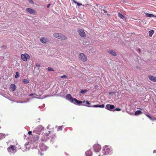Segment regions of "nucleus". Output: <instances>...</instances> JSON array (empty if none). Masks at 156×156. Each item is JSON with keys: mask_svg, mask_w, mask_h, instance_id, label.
I'll use <instances>...</instances> for the list:
<instances>
[{"mask_svg": "<svg viewBox=\"0 0 156 156\" xmlns=\"http://www.w3.org/2000/svg\"><path fill=\"white\" fill-rule=\"evenodd\" d=\"M67 76H66V75H63V76H60V77L61 78H67Z\"/></svg>", "mask_w": 156, "mask_h": 156, "instance_id": "obj_37", "label": "nucleus"}, {"mask_svg": "<svg viewBox=\"0 0 156 156\" xmlns=\"http://www.w3.org/2000/svg\"><path fill=\"white\" fill-rule=\"evenodd\" d=\"M45 137H46V136H45V137H44V135H43V136H42V139H44V138H45Z\"/></svg>", "mask_w": 156, "mask_h": 156, "instance_id": "obj_43", "label": "nucleus"}, {"mask_svg": "<svg viewBox=\"0 0 156 156\" xmlns=\"http://www.w3.org/2000/svg\"><path fill=\"white\" fill-rule=\"evenodd\" d=\"M48 71H53L54 70L53 68H52L51 67H48Z\"/></svg>", "mask_w": 156, "mask_h": 156, "instance_id": "obj_33", "label": "nucleus"}, {"mask_svg": "<svg viewBox=\"0 0 156 156\" xmlns=\"http://www.w3.org/2000/svg\"><path fill=\"white\" fill-rule=\"evenodd\" d=\"M87 90H82L80 91V93L82 94H84L85 93H86L87 91Z\"/></svg>", "mask_w": 156, "mask_h": 156, "instance_id": "obj_29", "label": "nucleus"}, {"mask_svg": "<svg viewBox=\"0 0 156 156\" xmlns=\"http://www.w3.org/2000/svg\"><path fill=\"white\" fill-rule=\"evenodd\" d=\"M12 91H14L16 89V85L14 84H11L9 87Z\"/></svg>", "mask_w": 156, "mask_h": 156, "instance_id": "obj_17", "label": "nucleus"}, {"mask_svg": "<svg viewBox=\"0 0 156 156\" xmlns=\"http://www.w3.org/2000/svg\"><path fill=\"white\" fill-rule=\"evenodd\" d=\"M138 50L139 52H141V51L140 50V48L138 49Z\"/></svg>", "mask_w": 156, "mask_h": 156, "instance_id": "obj_44", "label": "nucleus"}, {"mask_svg": "<svg viewBox=\"0 0 156 156\" xmlns=\"http://www.w3.org/2000/svg\"><path fill=\"white\" fill-rule=\"evenodd\" d=\"M154 33V31L153 30H151L149 31V35L150 37L152 36L153 34Z\"/></svg>", "mask_w": 156, "mask_h": 156, "instance_id": "obj_26", "label": "nucleus"}, {"mask_svg": "<svg viewBox=\"0 0 156 156\" xmlns=\"http://www.w3.org/2000/svg\"><path fill=\"white\" fill-rule=\"evenodd\" d=\"M33 94H30L29 95H30V96H32Z\"/></svg>", "mask_w": 156, "mask_h": 156, "instance_id": "obj_45", "label": "nucleus"}, {"mask_svg": "<svg viewBox=\"0 0 156 156\" xmlns=\"http://www.w3.org/2000/svg\"><path fill=\"white\" fill-rule=\"evenodd\" d=\"M29 2L31 3H33L34 2L32 0H29Z\"/></svg>", "mask_w": 156, "mask_h": 156, "instance_id": "obj_40", "label": "nucleus"}, {"mask_svg": "<svg viewBox=\"0 0 156 156\" xmlns=\"http://www.w3.org/2000/svg\"><path fill=\"white\" fill-rule=\"evenodd\" d=\"M142 113L141 111L140 110H137L134 113V115H137L140 114H141Z\"/></svg>", "mask_w": 156, "mask_h": 156, "instance_id": "obj_22", "label": "nucleus"}, {"mask_svg": "<svg viewBox=\"0 0 156 156\" xmlns=\"http://www.w3.org/2000/svg\"><path fill=\"white\" fill-rule=\"evenodd\" d=\"M104 12H105V13H106L107 12L106 11H105V10H104Z\"/></svg>", "mask_w": 156, "mask_h": 156, "instance_id": "obj_46", "label": "nucleus"}, {"mask_svg": "<svg viewBox=\"0 0 156 156\" xmlns=\"http://www.w3.org/2000/svg\"><path fill=\"white\" fill-rule=\"evenodd\" d=\"M53 35L55 37L61 40H65L67 39L66 36L62 34L55 33Z\"/></svg>", "mask_w": 156, "mask_h": 156, "instance_id": "obj_2", "label": "nucleus"}, {"mask_svg": "<svg viewBox=\"0 0 156 156\" xmlns=\"http://www.w3.org/2000/svg\"><path fill=\"white\" fill-rule=\"evenodd\" d=\"M73 1L74 2V3H75L77 4V5L78 6H80V5H82V4L79 3L78 2H76V1H75L74 0H73Z\"/></svg>", "mask_w": 156, "mask_h": 156, "instance_id": "obj_28", "label": "nucleus"}, {"mask_svg": "<svg viewBox=\"0 0 156 156\" xmlns=\"http://www.w3.org/2000/svg\"><path fill=\"white\" fill-rule=\"evenodd\" d=\"M153 153H156V150H154L153 151Z\"/></svg>", "mask_w": 156, "mask_h": 156, "instance_id": "obj_42", "label": "nucleus"}, {"mask_svg": "<svg viewBox=\"0 0 156 156\" xmlns=\"http://www.w3.org/2000/svg\"><path fill=\"white\" fill-rule=\"evenodd\" d=\"M66 98L67 99L71 101L72 103L73 102L74 98H73L70 94H67L66 96Z\"/></svg>", "mask_w": 156, "mask_h": 156, "instance_id": "obj_13", "label": "nucleus"}, {"mask_svg": "<svg viewBox=\"0 0 156 156\" xmlns=\"http://www.w3.org/2000/svg\"><path fill=\"white\" fill-rule=\"evenodd\" d=\"M146 115L147 117H148L151 120H153V118L150 115H147V114H146Z\"/></svg>", "mask_w": 156, "mask_h": 156, "instance_id": "obj_31", "label": "nucleus"}, {"mask_svg": "<svg viewBox=\"0 0 156 156\" xmlns=\"http://www.w3.org/2000/svg\"><path fill=\"white\" fill-rule=\"evenodd\" d=\"M141 110V108H139Z\"/></svg>", "mask_w": 156, "mask_h": 156, "instance_id": "obj_48", "label": "nucleus"}, {"mask_svg": "<svg viewBox=\"0 0 156 156\" xmlns=\"http://www.w3.org/2000/svg\"><path fill=\"white\" fill-rule=\"evenodd\" d=\"M118 16L124 20H126V18L120 12L118 13Z\"/></svg>", "mask_w": 156, "mask_h": 156, "instance_id": "obj_20", "label": "nucleus"}, {"mask_svg": "<svg viewBox=\"0 0 156 156\" xmlns=\"http://www.w3.org/2000/svg\"><path fill=\"white\" fill-rule=\"evenodd\" d=\"M40 41L43 44H46L48 42V40L45 37H42L40 38Z\"/></svg>", "mask_w": 156, "mask_h": 156, "instance_id": "obj_12", "label": "nucleus"}, {"mask_svg": "<svg viewBox=\"0 0 156 156\" xmlns=\"http://www.w3.org/2000/svg\"><path fill=\"white\" fill-rule=\"evenodd\" d=\"M86 156H91L92 152L90 150L87 151L85 153Z\"/></svg>", "mask_w": 156, "mask_h": 156, "instance_id": "obj_19", "label": "nucleus"}, {"mask_svg": "<svg viewBox=\"0 0 156 156\" xmlns=\"http://www.w3.org/2000/svg\"><path fill=\"white\" fill-rule=\"evenodd\" d=\"M34 133H35L38 135H40L41 134V133L39 131H36V129H35L33 132Z\"/></svg>", "mask_w": 156, "mask_h": 156, "instance_id": "obj_24", "label": "nucleus"}, {"mask_svg": "<svg viewBox=\"0 0 156 156\" xmlns=\"http://www.w3.org/2000/svg\"><path fill=\"white\" fill-rule=\"evenodd\" d=\"M50 135V132L49 131H48L47 133H45L44 135V136H46V137L44 138L43 139H41L42 141H46L48 140L49 139V136Z\"/></svg>", "mask_w": 156, "mask_h": 156, "instance_id": "obj_6", "label": "nucleus"}, {"mask_svg": "<svg viewBox=\"0 0 156 156\" xmlns=\"http://www.w3.org/2000/svg\"><path fill=\"white\" fill-rule=\"evenodd\" d=\"M77 31L78 32L80 36L83 37H86L85 33L83 29H78L77 30Z\"/></svg>", "mask_w": 156, "mask_h": 156, "instance_id": "obj_8", "label": "nucleus"}, {"mask_svg": "<svg viewBox=\"0 0 156 156\" xmlns=\"http://www.w3.org/2000/svg\"><path fill=\"white\" fill-rule=\"evenodd\" d=\"M51 4H49L48 5H47V7L48 8H49V7H50V5H51Z\"/></svg>", "mask_w": 156, "mask_h": 156, "instance_id": "obj_41", "label": "nucleus"}, {"mask_svg": "<svg viewBox=\"0 0 156 156\" xmlns=\"http://www.w3.org/2000/svg\"><path fill=\"white\" fill-rule=\"evenodd\" d=\"M36 131H39L41 133V132L44 130V128L43 127L41 126H39L36 129Z\"/></svg>", "mask_w": 156, "mask_h": 156, "instance_id": "obj_15", "label": "nucleus"}, {"mask_svg": "<svg viewBox=\"0 0 156 156\" xmlns=\"http://www.w3.org/2000/svg\"><path fill=\"white\" fill-rule=\"evenodd\" d=\"M149 80L153 82H156V77L152 76H149Z\"/></svg>", "mask_w": 156, "mask_h": 156, "instance_id": "obj_18", "label": "nucleus"}, {"mask_svg": "<svg viewBox=\"0 0 156 156\" xmlns=\"http://www.w3.org/2000/svg\"><path fill=\"white\" fill-rule=\"evenodd\" d=\"M36 66L37 67H40V65L38 63H36Z\"/></svg>", "mask_w": 156, "mask_h": 156, "instance_id": "obj_38", "label": "nucleus"}, {"mask_svg": "<svg viewBox=\"0 0 156 156\" xmlns=\"http://www.w3.org/2000/svg\"><path fill=\"white\" fill-rule=\"evenodd\" d=\"M26 11L30 14H35L37 12L34 9L30 8H28L26 9Z\"/></svg>", "mask_w": 156, "mask_h": 156, "instance_id": "obj_10", "label": "nucleus"}, {"mask_svg": "<svg viewBox=\"0 0 156 156\" xmlns=\"http://www.w3.org/2000/svg\"><path fill=\"white\" fill-rule=\"evenodd\" d=\"M146 16L147 17H154L155 16L154 15L152 14L148 13H147L145 14Z\"/></svg>", "mask_w": 156, "mask_h": 156, "instance_id": "obj_23", "label": "nucleus"}, {"mask_svg": "<svg viewBox=\"0 0 156 156\" xmlns=\"http://www.w3.org/2000/svg\"><path fill=\"white\" fill-rule=\"evenodd\" d=\"M89 107H94V108H104L105 107V105L104 104L102 105H93V106H89Z\"/></svg>", "mask_w": 156, "mask_h": 156, "instance_id": "obj_16", "label": "nucleus"}, {"mask_svg": "<svg viewBox=\"0 0 156 156\" xmlns=\"http://www.w3.org/2000/svg\"><path fill=\"white\" fill-rule=\"evenodd\" d=\"M78 57L79 59L82 62H85L87 60V57L83 53H80Z\"/></svg>", "mask_w": 156, "mask_h": 156, "instance_id": "obj_3", "label": "nucleus"}, {"mask_svg": "<svg viewBox=\"0 0 156 156\" xmlns=\"http://www.w3.org/2000/svg\"><path fill=\"white\" fill-rule=\"evenodd\" d=\"M107 52L110 54L114 56H115L117 55L116 53L114 50H107Z\"/></svg>", "mask_w": 156, "mask_h": 156, "instance_id": "obj_11", "label": "nucleus"}, {"mask_svg": "<svg viewBox=\"0 0 156 156\" xmlns=\"http://www.w3.org/2000/svg\"><path fill=\"white\" fill-rule=\"evenodd\" d=\"M7 151L8 152L10 153H12L14 152L16 149V147L14 145H11L10 147H9L7 148Z\"/></svg>", "mask_w": 156, "mask_h": 156, "instance_id": "obj_7", "label": "nucleus"}, {"mask_svg": "<svg viewBox=\"0 0 156 156\" xmlns=\"http://www.w3.org/2000/svg\"><path fill=\"white\" fill-rule=\"evenodd\" d=\"M121 110V109H120V108H116L115 110H113V111H114L115 110L116 111H120Z\"/></svg>", "mask_w": 156, "mask_h": 156, "instance_id": "obj_36", "label": "nucleus"}, {"mask_svg": "<svg viewBox=\"0 0 156 156\" xmlns=\"http://www.w3.org/2000/svg\"><path fill=\"white\" fill-rule=\"evenodd\" d=\"M32 132L31 131H29L28 132V134L29 135H31Z\"/></svg>", "mask_w": 156, "mask_h": 156, "instance_id": "obj_39", "label": "nucleus"}, {"mask_svg": "<svg viewBox=\"0 0 156 156\" xmlns=\"http://www.w3.org/2000/svg\"><path fill=\"white\" fill-rule=\"evenodd\" d=\"M105 108L110 111H112V110L115 108L113 105L108 104L106 105Z\"/></svg>", "mask_w": 156, "mask_h": 156, "instance_id": "obj_9", "label": "nucleus"}, {"mask_svg": "<svg viewBox=\"0 0 156 156\" xmlns=\"http://www.w3.org/2000/svg\"><path fill=\"white\" fill-rule=\"evenodd\" d=\"M111 94V92H110V93H109V94Z\"/></svg>", "mask_w": 156, "mask_h": 156, "instance_id": "obj_47", "label": "nucleus"}, {"mask_svg": "<svg viewBox=\"0 0 156 156\" xmlns=\"http://www.w3.org/2000/svg\"><path fill=\"white\" fill-rule=\"evenodd\" d=\"M40 149L42 151H45L47 149V147L45 146L42 145L40 147Z\"/></svg>", "mask_w": 156, "mask_h": 156, "instance_id": "obj_21", "label": "nucleus"}, {"mask_svg": "<svg viewBox=\"0 0 156 156\" xmlns=\"http://www.w3.org/2000/svg\"><path fill=\"white\" fill-rule=\"evenodd\" d=\"M62 126H59L58 128V130H61L62 129Z\"/></svg>", "mask_w": 156, "mask_h": 156, "instance_id": "obj_34", "label": "nucleus"}, {"mask_svg": "<svg viewBox=\"0 0 156 156\" xmlns=\"http://www.w3.org/2000/svg\"><path fill=\"white\" fill-rule=\"evenodd\" d=\"M112 151L110 147L106 145L103 147L101 155L102 156L103 155L109 154L111 153Z\"/></svg>", "mask_w": 156, "mask_h": 156, "instance_id": "obj_1", "label": "nucleus"}, {"mask_svg": "<svg viewBox=\"0 0 156 156\" xmlns=\"http://www.w3.org/2000/svg\"><path fill=\"white\" fill-rule=\"evenodd\" d=\"M83 103L85 102L86 104H87L88 105H89L90 104L89 102V101H83Z\"/></svg>", "mask_w": 156, "mask_h": 156, "instance_id": "obj_35", "label": "nucleus"}, {"mask_svg": "<svg viewBox=\"0 0 156 156\" xmlns=\"http://www.w3.org/2000/svg\"><path fill=\"white\" fill-rule=\"evenodd\" d=\"M6 135L4 134H3L2 133H0V140L2 139L3 138H5V136Z\"/></svg>", "mask_w": 156, "mask_h": 156, "instance_id": "obj_25", "label": "nucleus"}, {"mask_svg": "<svg viewBox=\"0 0 156 156\" xmlns=\"http://www.w3.org/2000/svg\"><path fill=\"white\" fill-rule=\"evenodd\" d=\"M93 148L94 151L96 152H98L101 149V146L98 144H96L93 145Z\"/></svg>", "mask_w": 156, "mask_h": 156, "instance_id": "obj_4", "label": "nucleus"}, {"mask_svg": "<svg viewBox=\"0 0 156 156\" xmlns=\"http://www.w3.org/2000/svg\"><path fill=\"white\" fill-rule=\"evenodd\" d=\"M21 58L23 61L26 62L27 61L28 59L30 58V56L28 54L25 53L21 55Z\"/></svg>", "mask_w": 156, "mask_h": 156, "instance_id": "obj_5", "label": "nucleus"}, {"mask_svg": "<svg viewBox=\"0 0 156 156\" xmlns=\"http://www.w3.org/2000/svg\"><path fill=\"white\" fill-rule=\"evenodd\" d=\"M146 115L147 117H148L151 120H153V118L150 115H147V114H146Z\"/></svg>", "mask_w": 156, "mask_h": 156, "instance_id": "obj_32", "label": "nucleus"}, {"mask_svg": "<svg viewBox=\"0 0 156 156\" xmlns=\"http://www.w3.org/2000/svg\"><path fill=\"white\" fill-rule=\"evenodd\" d=\"M19 76V74L18 72H16V74L15 75V77L17 78Z\"/></svg>", "mask_w": 156, "mask_h": 156, "instance_id": "obj_30", "label": "nucleus"}, {"mask_svg": "<svg viewBox=\"0 0 156 156\" xmlns=\"http://www.w3.org/2000/svg\"><path fill=\"white\" fill-rule=\"evenodd\" d=\"M73 100V102L72 103L75 104H77V105H80V104H82L83 102L82 101H79L75 98H74Z\"/></svg>", "mask_w": 156, "mask_h": 156, "instance_id": "obj_14", "label": "nucleus"}, {"mask_svg": "<svg viewBox=\"0 0 156 156\" xmlns=\"http://www.w3.org/2000/svg\"><path fill=\"white\" fill-rule=\"evenodd\" d=\"M23 82L25 84H27L29 83V80L27 79H23Z\"/></svg>", "mask_w": 156, "mask_h": 156, "instance_id": "obj_27", "label": "nucleus"}]
</instances>
